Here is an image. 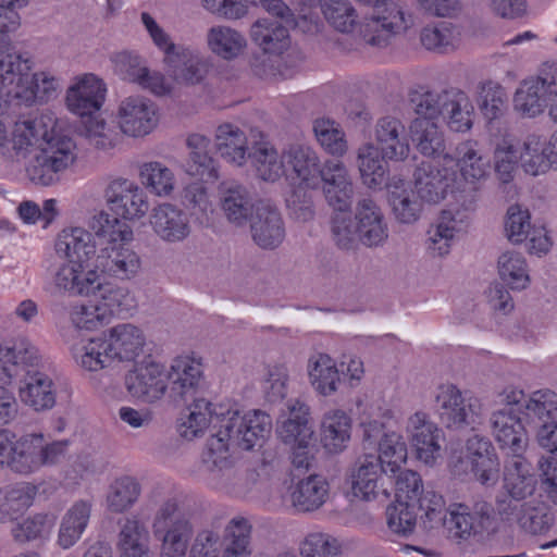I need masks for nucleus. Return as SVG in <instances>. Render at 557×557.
<instances>
[{"instance_id":"f257e3e1","label":"nucleus","mask_w":557,"mask_h":557,"mask_svg":"<svg viewBox=\"0 0 557 557\" xmlns=\"http://www.w3.org/2000/svg\"><path fill=\"white\" fill-rule=\"evenodd\" d=\"M215 432L208 438L202 462L207 480L213 485H224L234 476L232 453L236 448L250 450L261 446L271 432V419L261 411L242 414L236 409L216 411L205 399H195L187 412L181 417L177 431L188 441L199 436L210 423Z\"/></svg>"},{"instance_id":"f03ea898","label":"nucleus","mask_w":557,"mask_h":557,"mask_svg":"<svg viewBox=\"0 0 557 557\" xmlns=\"http://www.w3.org/2000/svg\"><path fill=\"white\" fill-rule=\"evenodd\" d=\"M152 533L161 544L160 557H221V534L213 529H202L193 539L194 525L174 497L158 506Z\"/></svg>"},{"instance_id":"7ed1b4c3","label":"nucleus","mask_w":557,"mask_h":557,"mask_svg":"<svg viewBox=\"0 0 557 557\" xmlns=\"http://www.w3.org/2000/svg\"><path fill=\"white\" fill-rule=\"evenodd\" d=\"M98 237L107 238V245L97 256V268L109 276L121 281L135 277L141 269L139 255L125 243L133 239L132 228L119 218L100 211L90 221Z\"/></svg>"},{"instance_id":"20e7f679","label":"nucleus","mask_w":557,"mask_h":557,"mask_svg":"<svg viewBox=\"0 0 557 557\" xmlns=\"http://www.w3.org/2000/svg\"><path fill=\"white\" fill-rule=\"evenodd\" d=\"M44 135V140L34 149L27 162L26 174L33 183L49 186L58 182L60 173L74 163L76 146L67 136Z\"/></svg>"},{"instance_id":"39448f33","label":"nucleus","mask_w":557,"mask_h":557,"mask_svg":"<svg viewBox=\"0 0 557 557\" xmlns=\"http://www.w3.org/2000/svg\"><path fill=\"white\" fill-rule=\"evenodd\" d=\"M66 451V441L46 443L41 433L16 436L10 471L18 475H30L44 467L57 465L65 457Z\"/></svg>"},{"instance_id":"423d86ee","label":"nucleus","mask_w":557,"mask_h":557,"mask_svg":"<svg viewBox=\"0 0 557 557\" xmlns=\"http://www.w3.org/2000/svg\"><path fill=\"white\" fill-rule=\"evenodd\" d=\"M456 476L472 474L485 486H494L499 479L500 463L491 441L480 435L468 438L465 450L454 454L449 460Z\"/></svg>"},{"instance_id":"0eeeda50","label":"nucleus","mask_w":557,"mask_h":557,"mask_svg":"<svg viewBox=\"0 0 557 557\" xmlns=\"http://www.w3.org/2000/svg\"><path fill=\"white\" fill-rule=\"evenodd\" d=\"M421 525L424 530H434L445 527L449 535L457 540L468 539L474 530V517L465 505L456 509H446L444 497L435 491L426 492L421 500Z\"/></svg>"},{"instance_id":"6e6552de","label":"nucleus","mask_w":557,"mask_h":557,"mask_svg":"<svg viewBox=\"0 0 557 557\" xmlns=\"http://www.w3.org/2000/svg\"><path fill=\"white\" fill-rule=\"evenodd\" d=\"M458 166L462 181L453 189L456 202L465 211H473L482 182L488 174L490 163L476 149V144L466 141L457 147Z\"/></svg>"},{"instance_id":"1a4fd4ad","label":"nucleus","mask_w":557,"mask_h":557,"mask_svg":"<svg viewBox=\"0 0 557 557\" xmlns=\"http://www.w3.org/2000/svg\"><path fill=\"white\" fill-rule=\"evenodd\" d=\"M436 408L443 424L449 429H462L481 423L483 404L471 394H463L453 384H444L435 395Z\"/></svg>"},{"instance_id":"9d476101","label":"nucleus","mask_w":557,"mask_h":557,"mask_svg":"<svg viewBox=\"0 0 557 557\" xmlns=\"http://www.w3.org/2000/svg\"><path fill=\"white\" fill-rule=\"evenodd\" d=\"M556 62L544 63L539 74L524 79L513 95V109L523 117H536L548 107Z\"/></svg>"},{"instance_id":"9b49d317","label":"nucleus","mask_w":557,"mask_h":557,"mask_svg":"<svg viewBox=\"0 0 557 557\" xmlns=\"http://www.w3.org/2000/svg\"><path fill=\"white\" fill-rule=\"evenodd\" d=\"M158 106L147 97L135 95L123 98L116 110V122L121 132L140 138L151 134L158 126Z\"/></svg>"},{"instance_id":"f8f14e48","label":"nucleus","mask_w":557,"mask_h":557,"mask_svg":"<svg viewBox=\"0 0 557 557\" xmlns=\"http://www.w3.org/2000/svg\"><path fill=\"white\" fill-rule=\"evenodd\" d=\"M104 198L110 210L124 220H138L149 211V201L145 190L135 182L117 177L104 189Z\"/></svg>"},{"instance_id":"ddd939ff","label":"nucleus","mask_w":557,"mask_h":557,"mask_svg":"<svg viewBox=\"0 0 557 557\" xmlns=\"http://www.w3.org/2000/svg\"><path fill=\"white\" fill-rule=\"evenodd\" d=\"M127 392L146 403L160 400L169 389L165 368L153 360L136 364L125 376Z\"/></svg>"},{"instance_id":"4468645a","label":"nucleus","mask_w":557,"mask_h":557,"mask_svg":"<svg viewBox=\"0 0 557 557\" xmlns=\"http://www.w3.org/2000/svg\"><path fill=\"white\" fill-rule=\"evenodd\" d=\"M252 242L261 249H276L285 238V224L278 209L258 201L256 212L248 221Z\"/></svg>"},{"instance_id":"2eb2a0df","label":"nucleus","mask_w":557,"mask_h":557,"mask_svg":"<svg viewBox=\"0 0 557 557\" xmlns=\"http://www.w3.org/2000/svg\"><path fill=\"white\" fill-rule=\"evenodd\" d=\"M40 355L28 339L21 338L10 346L0 345V385H10L22 380L29 367H38Z\"/></svg>"},{"instance_id":"dca6fc26","label":"nucleus","mask_w":557,"mask_h":557,"mask_svg":"<svg viewBox=\"0 0 557 557\" xmlns=\"http://www.w3.org/2000/svg\"><path fill=\"white\" fill-rule=\"evenodd\" d=\"M454 173L431 161H422L413 172L414 190L419 198L429 203L443 200L454 186Z\"/></svg>"},{"instance_id":"f3484780","label":"nucleus","mask_w":557,"mask_h":557,"mask_svg":"<svg viewBox=\"0 0 557 557\" xmlns=\"http://www.w3.org/2000/svg\"><path fill=\"white\" fill-rule=\"evenodd\" d=\"M150 225L156 236L168 244L182 243L191 233L188 213L169 202L161 203L152 209Z\"/></svg>"},{"instance_id":"a211bd4d","label":"nucleus","mask_w":557,"mask_h":557,"mask_svg":"<svg viewBox=\"0 0 557 557\" xmlns=\"http://www.w3.org/2000/svg\"><path fill=\"white\" fill-rule=\"evenodd\" d=\"M219 203L227 222L243 227L255 214L258 202L245 185L228 181L219 186Z\"/></svg>"},{"instance_id":"6ab92c4d","label":"nucleus","mask_w":557,"mask_h":557,"mask_svg":"<svg viewBox=\"0 0 557 557\" xmlns=\"http://www.w3.org/2000/svg\"><path fill=\"white\" fill-rule=\"evenodd\" d=\"M170 397L177 401L196 393L203 377L199 359L185 355L175 357L165 369Z\"/></svg>"},{"instance_id":"aec40b11","label":"nucleus","mask_w":557,"mask_h":557,"mask_svg":"<svg viewBox=\"0 0 557 557\" xmlns=\"http://www.w3.org/2000/svg\"><path fill=\"white\" fill-rule=\"evenodd\" d=\"M354 220L357 225L361 245L368 248L383 246L388 238V225L380 206L371 198L358 200Z\"/></svg>"},{"instance_id":"412c9836","label":"nucleus","mask_w":557,"mask_h":557,"mask_svg":"<svg viewBox=\"0 0 557 557\" xmlns=\"http://www.w3.org/2000/svg\"><path fill=\"white\" fill-rule=\"evenodd\" d=\"M382 473L385 470L373 454H364L356 461L351 470V490L356 497L363 500H371L383 495L388 497V491L384 487Z\"/></svg>"},{"instance_id":"4be33fe9","label":"nucleus","mask_w":557,"mask_h":557,"mask_svg":"<svg viewBox=\"0 0 557 557\" xmlns=\"http://www.w3.org/2000/svg\"><path fill=\"white\" fill-rule=\"evenodd\" d=\"M319 177L323 182V191L329 205L338 211L348 209L354 185L345 164L338 160H327L320 169Z\"/></svg>"},{"instance_id":"5701e85b","label":"nucleus","mask_w":557,"mask_h":557,"mask_svg":"<svg viewBox=\"0 0 557 557\" xmlns=\"http://www.w3.org/2000/svg\"><path fill=\"white\" fill-rule=\"evenodd\" d=\"M407 433L419 460L432 465L441 456V430L424 412H416L407 423Z\"/></svg>"},{"instance_id":"b1692460","label":"nucleus","mask_w":557,"mask_h":557,"mask_svg":"<svg viewBox=\"0 0 557 557\" xmlns=\"http://www.w3.org/2000/svg\"><path fill=\"white\" fill-rule=\"evenodd\" d=\"M374 138L383 158L404 161L409 157L410 145L404 123L395 116H383L374 126Z\"/></svg>"},{"instance_id":"393cba45","label":"nucleus","mask_w":557,"mask_h":557,"mask_svg":"<svg viewBox=\"0 0 557 557\" xmlns=\"http://www.w3.org/2000/svg\"><path fill=\"white\" fill-rule=\"evenodd\" d=\"M103 82L94 74H85L66 92V103L71 112L91 115L100 110L106 96Z\"/></svg>"},{"instance_id":"a878e982","label":"nucleus","mask_w":557,"mask_h":557,"mask_svg":"<svg viewBox=\"0 0 557 557\" xmlns=\"http://www.w3.org/2000/svg\"><path fill=\"white\" fill-rule=\"evenodd\" d=\"M29 367L22 376L24 384L20 387L21 400L36 411L49 410L55 405L57 387L52 379Z\"/></svg>"},{"instance_id":"bb28decb","label":"nucleus","mask_w":557,"mask_h":557,"mask_svg":"<svg viewBox=\"0 0 557 557\" xmlns=\"http://www.w3.org/2000/svg\"><path fill=\"white\" fill-rule=\"evenodd\" d=\"M387 201L395 220L403 224H412L420 219L422 201L416 190L398 176L386 182Z\"/></svg>"},{"instance_id":"cd10ccee","label":"nucleus","mask_w":557,"mask_h":557,"mask_svg":"<svg viewBox=\"0 0 557 557\" xmlns=\"http://www.w3.org/2000/svg\"><path fill=\"white\" fill-rule=\"evenodd\" d=\"M21 62L28 65V69L23 71V79H16L12 85L5 87L3 95L25 101H45L52 97L59 86L58 79L46 72L35 73L30 76V62L27 59L22 58Z\"/></svg>"},{"instance_id":"c85d7f7f","label":"nucleus","mask_w":557,"mask_h":557,"mask_svg":"<svg viewBox=\"0 0 557 557\" xmlns=\"http://www.w3.org/2000/svg\"><path fill=\"white\" fill-rule=\"evenodd\" d=\"M95 270L85 271L79 261L65 260L51 274L52 285L57 293L71 296H87L96 280Z\"/></svg>"},{"instance_id":"c756f323","label":"nucleus","mask_w":557,"mask_h":557,"mask_svg":"<svg viewBox=\"0 0 557 557\" xmlns=\"http://www.w3.org/2000/svg\"><path fill=\"white\" fill-rule=\"evenodd\" d=\"M490 421L492 433L502 448L509 449L512 455L524 450L527 433L521 419L515 414L511 407L494 411Z\"/></svg>"},{"instance_id":"7c9ffc66","label":"nucleus","mask_w":557,"mask_h":557,"mask_svg":"<svg viewBox=\"0 0 557 557\" xmlns=\"http://www.w3.org/2000/svg\"><path fill=\"white\" fill-rule=\"evenodd\" d=\"M111 354L116 361H133L144 351L146 335L133 323H120L104 335Z\"/></svg>"},{"instance_id":"2f4dec72","label":"nucleus","mask_w":557,"mask_h":557,"mask_svg":"<svg viewBox=\"0 0 557 557\" xmlns=\"http://www.w3.org/2000/svg\"><path fill=\"white\" fill-rule=\"evenodd\" d=\"M92 506L90 499H76L63 513L57 536L62 549H70L79 542L89 525Z\"/></svg>"},{"instance_id":"473e14b6","label":"nucleus","mask_w":557,"mask_h":557,"mask_svg":"<svg viewBox=\"0 0 557 557\" xmlns=\"http://www.w3.org/2000/svg\"><path fill=\"white\" fill-rule=\"evenodd\" d=\"M91 287L88 296L95 297L109 320L114 314L129 312L136 308L135 297L127 287L101 281L98 273H96V280H92Z\"/></svg>"},{"instance_id":"72a5a7b5","label":"nucleus","mask_w":557,"mask_h":557,"mask_svg":"<svg viewBox=\"0 0 557 557\" xmlns=\"http://www.w3.org/2000/svg\"><path fill=\"white\" fill-rule=\"evenodd\" d=\"M95 236L83 227L62 230L54 242L55 253L65 260L79 261L84 264L96 253Z\"/></svg>"},{"instance_id":"f704fd0d","label":"nucleus","mask_w":557,"mask_h":557,"mask_svg":"<svg viewBox=\"0 0 557 557\" xmlns=\"http://www.w3.org/2000/svg\"><path fill=\"white\" fill-rule=\"evenodd\" d=\"M467 211L453 209L443 210L436 223L428 232V248L434 255L443 257L449 252L455 234L460 232L468 218Z\"/></svg>"},{"instance_id":"c9c22d12","label":"nucleus","mask_w":557,"mask_h":557,"mask_svg":"<svg viewBox=\"0 0 557 557\" xmlns=\"http://www.w3.org/2000/svg\"><path fill=\"white\" fill-rule=\"evenodd\" d=\"M38 486L30 482H18L0 488V523L16 520L33 504Z\"/></svg>"},{"instance_id":"e433bc0d","label":"nucleus","mask_w":557,"mask_h":557,"mask_svg":"<svg viewBox=\"0 0 557 557\" xmlns=\"http://www.w3.org/2000/svg\"><path fill=\"white\" fill-rule=\"evenodd\" d=\"M211 140L201 134H190L186 139L188 159L185 171L206 181L219 178L218 163L209 152Z\"/></svg>"},{"instance_id":"4c0bfd02","label":"nucleus","mask_w":557,"mask_h":557,"mask_svg":"<svg viewBox=\"0 0 557 557\" xmlns=\"http://www.w3.org/2000/svg\"><path fill=\"white\" fill-rule=\"evenodd\" d=\"M214 145L221 158L237 166L244 165L250 154L245 132L232 123H223L216 127Z\"/></svg>"},{"instance_id":"58836bf2","label":"nucleus","mask_w":557,"mask_h":557,"mask_svg":"<svg viewBox=\"0 0 557 557\" xmlns=\"http://www.w3.org/2000/svg\"><path fill=\"white\" fill-rule=\"evenodd\" d=\"M307 372L312 388L321 396H331L338 391L341 374L335 361L326 354L309 357Z\"/></svg>"},{"instance_id":"ea45409f","label":"nucleus","mask_w":557,"mask_h":557,"mask_svg":"<svg viewBox=\"0 0 557 557\" xmlns=\"http://www.w3.org/2000/svg\"><path fill=\"white\" fill-rule=\"evenodd\" d=\"M536 479L531 472V465L521 456L513 454L505 465L504 486L509 496L524 499L535 490Z\"/></svg>"},{"instance_id":"a19ab883","label":"nucleus","mask_w":557,"mask_h":557,"mask_svg":"<svg viewBox=\"0 0 557 557\" xmlns=\"http://www.w3.org/2000/svg\"><path fill=\"white\" fill-rule=\"evenodd\" d=\"M289 416L278 429L282 441L286 444H311L313 442V429L309 421V407L293 400L288 405Z\"/></svg>"},{"instance_id":"79ce46f5","label":"nucleus","mask_w":557,"mask_h":557,"mask_svg":"<svg viewBox=\"0 0 557 557\" xmlns=\"http://www.w3.org/2000/svg\"><path fill=\"white\" fill-rule=\"evenodd\" d=\"M330 486L327 481L318 474L300 480L290 492V503L301 512L319 509L327 499Z\"/></svg>"},{"instance_id":"37998d69","label":"nucleus","mask_w":557,"mask_h":557,"mask_svg":"<svg viewBox=\"0 0 557 557\" xmlns=\"http://www.w3.org/2000/svg\"><path fill=\"white\" fill-rule=\"evenodd\" d=\"M72 355L82 369L90 372L109 368L115 361L106 337L81 341L73 346Z\"/></svg>"},{"instance_id":"c03bdc74","label":"nucleus","mask_w":557,"mask_h":557,"mask_svg":"<svg viewBox=\"0 0 557 557\" xmlns=\"http://www.w3.org/2000/svg\"><path fill=\"white\" fill-rule=\"evenodd\" d=\"M351 421L343 410L326 412L321 423V443L332 454L344 450L350 440Z\"/></svg>"},{"instance_id":"a18cd8bd","label":"nucleus","mask_w":557,"mask_h":557,"mask_svg":"<svg viewBox=\"0 0 557 557\" xmlns=\"http://www.w3.org/2000/svg\"><path fill=\"white\" fill-rule=\"evenodd\" d=\"M289 26L272 18H260L252 24L250 36L264 52L281 53L289 45Z\"/></svg>"},{"instance_id":"49530a36","label":"nucleus","mask_w":557,"mask_h":557,"mask_svg":"<svg viewBox=\"0 0 557 557\" xmlns=\"http://www.w3.org/2000/svg\"><path fill=\"white\" fill-rule=\"evenodd\" d=\"M206 40L210 51L223 60L238 58L247 47L245 36L238 30L225 25L210 27Z\"/></svg>"},{"instance_id":"de8ad7c7","label":"nucleus","mask_w":557,"mask_h":557,"mask_svg":"<svg viewBox=\"0 0 557 557\" xmlns=\"http://www.w3.org/2000/svg\"><path fill=\"white\" fill-rule=\"evenodd\" d=\"M177 83L198 84L206 75V63L188 49L178 48L164 60Z\"/></svg>"},{"instance_id":"09e8293b","label":"nucleus","mask_w":557,"mask_h":557,"mask_svg":"<svg viewBox=\"0 0 557 557\" xmlns=\"http://www.w3.org/2000/svg\"><path fill=\"white\" fill-rule=\"evenodd\" d=\"M387 158H383L380 149L371 143L363 144L357 150V166L362 183L369 188H380L386 185Z\"/></svg>"},{"instance_id":"8fccbe9b","label":"nucleus","mask_w":557,"mask_h":557,"mask_svg":"<svg viewBox=\"0 0 557 557\" xmlns=\"http://www.w3.org/2000/svg\"><path fill=\"white\" fill-rule=\"evenodd\" d=\"M553 154L549 141L545 143L539 135L531 134L520 148L519 160L525 173L537 176L549 170Z\"/></svg>"},{"instance_id":"3c124183","label":"nucleus","mask_w":557,"mask_h":557,"mask_svg":"<svg viewBox=\"0 0 557 557\" xmlns=\"http://www.w3.org/2000/svg\"><path fill=\"white\" fill-rule=\"evenodd\" d=\"M251 529L243 517L231 519L224 528L221 557H251Z\"/></svg>"},{"instance_id":"603ef678","label":"nucleus","mask_w":557,"mask_h":557,"mask_svg":"<svg viewBox=\"0 0 557 557\" xmlns=\"http://www.w3.org/2000/svg\"><path fill=\"white\" fill-rule=\"evenodd\" d=\"M409 133L416 148L423 156L435 158L444 154V135L435 121L414 119L410 123Z\"/></svg>"},{"instance_id":"864d4df0","label":"nucleus","mask_w":557,"mask_h":557,"mask_svg":"<svg viewBox=\"0 0 557 557\" xmlns=\"http://www.w3.org/2000/svg\"><path fill=\"white\" fill-rule=\"evenodd\" d=\"M473 106L461 90H446L444 97L443 119L454 132H467L472 127Z\"/></svg>"},{"instance_id":"5fc2aeb1","label":"nucleus","mask_w":557,"mask_h":557,"mask_svg":"<svg viewBox=\"0 0 557 557\" xmlns=\"http://www.w3.org/2000/svg\"><path fill=\"white\" fill-rule=\"evenodd\" d=\"M149 532L136 517L126 518L121 524L119 545L121 557H150Z\"/></svg>"},{"instance_id":"6e6d98bb","label":"nucleus","mask_w":557,"mask_h":557,"mask_svg":"<svg viewBox=\"0 0 557 557\" xmlns=\"http://www.w3.org/2000/svg\"><path fill=\"white\" fill-rule=\"evenodd\" d=\"M524 419L536 428L557 423V393L550 389L533 392L523 405Z\"/></svg>"},{"instance_id":"4d7b16f0","label":"nucleus","mask_w":557,"mask_h":557,"mask_svg":"<svg viewBox=\"0 0 557 557\" xmlns=\"http://www.w3.org/2000/svg\"><path fill=\"white\" fill-rule=\"evenodd\" d=\"M284 159L301 182L315 184L320 173V160L317 152L305 145H290L284 151Z\"/></svg>"},{"instance_id":"13d9d810","label":"nucleus","mask_w":557,"mask_h":557,"mask_svg":"<svg viewBox=\"0 0 557 557\" xmlns=\"http://www.w3.org/2000/svg\"><path fill=\"white\" fill-rule=\"evenodd\" d=\"M249 157H251L258 177L265 182H275L285 173L284 154L280 156L269 143L257 144Z\"/></svg>"},{"instance_id":"bf43d9fd","label":"nucleus","mask_w":557,"mask_h":557,"mask_svg":"<svg viewBox=\"0 0 557 557\" xmlns=\"http://www.w3.org/2000/svg\"><path fill=\"white\" fill-rule=\"evenodd\" d=\"M497 270L500 280L511 289H524L530 282L528 264L520 252H503L498 257Z\"/></svg>"},{"instance_id":"052dcab7","label":"nucleus","mask_w":557,"mask_h":557,"mask_svg":"<svg viewBox=\"0 0 557 557\" xmlns=\"http://www.w3.org/2000/svg\"><path fill=\"white\" fill-rule=\"evenodd\" d=\"M315 139L323 150L334 157H343L348 151L346 135L338 123L330 119L313 122Z\"/></svg>"},{"instance_id":"680f3d73","label":"nucleus","mask_w":557,"mask_h":557,"mask_svg":"<svg viewBox=\"0 0 557 557\" xmlns=\"http://www.w3.org/2000/svg\"><path fill=\"white\" fill-rule=\"evenodd\" d=\"M385 474H396L407 460V446L396 432L384 433L379 442V455H375Z\"/></svg>"},{"instance_id":"e2e57ef3","label":"nucleus","mask_w":557,"mask_h":557,"mask_svg":"<svg viewBox=\"0 0 557 557\" xmlns=\"http://www.w3.org/2000/svg\"><path fill=\"white\" fill-rule=\"evenodd\" d=\"M321 11L327 23L341 33H350L359 15L350 0H320Z\"/></svg>"},{"instance_id":"0e129e2a","label":"nucleus","mask_w":557,"mask_h":557,"mask_svg":"<svg viewBox=\"0 0 557 557\" xmlns=\"http://www.w3.org/2000/svg\"><path fill=\"white\" fill-rule=\"evenodd\" d=\"M420 40L425 49L446 53L458 46L459 32L451 23L442 22L434 26L424 27L421 30Z\"/></svg>"},{"instance_id":"69168bd1","label":"nucleus","mask_w":557,"mask_h":557,"mask_svg":"<svg viewBox=\"0 0 557 557\" xmlns=\"http://www.w3.org/2000/svg\"><path fill=\"white\" fill-rule=\"evenodd\" d=\"M139 177L151 193L160 197L171 195L175 187L174 173L158 161L144 163L139 170Z\"/></svg>"},{"instance_id":"338daca9","label":"nucleus","mask_w":557,"mask_h":557,"mask_svg":"<svg viewBox=\"0 0 557 557\" xmlns=\"http://www.w3.org/2000/svg\"><path fill=\"white\" fill-rule=\"evenodd\" d=\"M140 495L139 483L131 476L116 479L109 488L107 495L108 509L121 513L131 508Z\"/></svg>"},{"instance_id":"774afa93","label":"nucleus","mask_w":557,"mask_h":557,"mask_svg":"<svg viewBox=\"0 0 557 557\" xmlns=\"http://www.w3.org/2000/svg\"><path fill=\"white\" fill-rule=\"evenodd\" d=\"M55 518L49 513H35L11 529V535L18 543H27L47 537L53 527Z\"/></svg>"}]
</instances>
